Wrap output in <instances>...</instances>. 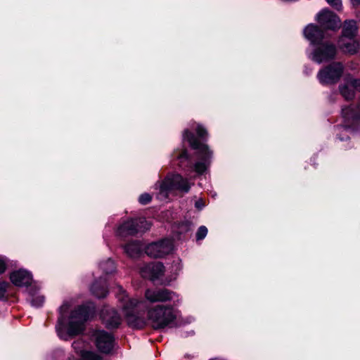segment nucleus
<instances>
[{"instance_id":"obj_22","label":"nucleus","mask_w":360,"mask_h":360,"mask_svg":"<svg viewBox=\"0 0 360 360\" xmlns=\"http://www.w3.org/2000/svg\"><path fill=\"white\" fill-rule=\"evenodd\" d=\"M98 269L104 276H107L115 272L116 265L112 259L108 258L99 262Z\"/></svg>"},{"instance_id":"obj_12","label":"nucleus","mask_w":360,"mask_h":360,"mask_svg":"<svg viewBox=\"0 0 360 360\" xmlns=\"http://www.w3.org/2000/svg\"><path fill=\"white\" fill-rule=\"evenodd\" d=\"M93 337L98 349L103 353H110L114 345L112 335L104 330H96L94 333Z\"/></svg>"},{"instance_id":"obj_2","label":"nucleus","mask_w":360,"mask_h":360,"mask_svg":"<svg viewBox=\"0 0 360 360\" xmlns=\"http://www.w3.org/2000/svg\"><path fill=\"white\" fill-rule=\"evenodd\" d=\"M183 139L189 143L193 149L196 150V160L193 163L191 162L185 149L176 150L174 152V155L179 160L180 167L188 173L195 172L197 175L204 174L211 165L212 151L207 144L200 143L188 129L184 131Z\"/></svg>"},{"instance_id":"obj_3","label":"nucleus","mask_w":360,"mask_h":360,"mask_svg":"<svg viewBox=\"0 0 360 360\" xmlns=\"http://www.w3.org/2000/svg\"><path fill=\"white\" fill-rule=\"evenodd\" d=\"M304 35L311 45L316 46L309 54V58L317 63L333 59L336 54V48L333 44L319 42L323 38L322 30L316 25L309 24L304 30Z\"/></svg>"},{"instance_id":"obj_33","label":"nucleus","mask_w":360,"mask_h":360,"mask_svg":"<svg viewBox=\"0 0 360 360\" xmlns=\"http://www.w3.org/2000/svg\"><path fill=\"white\" fill-rule=\"evenodd\" d=\"M195 320L194 317L193 316H188L186 318L184 323H191Z\"/></svg>"},{"instance_id":"obj_13","label":"nucleus","mask_w":360,"mask_h":360,"mask_svg":"<svg viewBox=\"0 0 360 360\" xmlns=\"http://www.w3.org/2000/svg\"><path fill=\"white\" fill-rule=\"evenodd\" d=\"M319 23L325 29L335 30L341 26L340 18L332 11L323 10L316 15Z\"/></svg>"},{"instance_id":"obj_23","label":"nucleus","mask_w":360,"mask_h":360,"mask_svg":"<svg viewBox=\"0 0 360 360\" xmlns=\"http://www.w3.org/2000/svg\"><path fill=\"white\" fill-rule=\"evenodd\" d=\"M356 31L357 27L354 20H345L343 25L342 34L341 37H354L356 34Z\"/></svg>"},{"instance_id":"obj_30","label":"nucleus","mask_w":360,"mask_h":360,"mask_svg":"<svg viewBox=\"0 0 360 360\" xmlns=\"http://www.w3.org/2000/svg\"><path fill=\"white\" fill-rule=\"evenodd\" d=\"M152 197L148 193H143L139 198V202L142 205H146L151 201Z\"/></svg>"},{"instance_id":"obj_17","label":"nucleus","mask_w":360,"mask_h":360,"mask_svg":"<svg viewBox=\"0 0 360 360\" xmlns=\"http://www.w3.org/2000/svg\"><path fill=\"white\" fill-rule=\"evenodd\" d=\"M338 46L342 51L350 55L356 53L359 49V43L354 37H340Z\"/></svg>"},{"instance_id":"obj_7","label":"nucleus","mask_w":360,"mask_h":360,"mask_svg":"<svg viewBox=\"0 0 360 360\" xmlns=\"http://www.w3.org/2000/svg\"><path fill=\"white\" fill-rule=\"evenodd\" d=\"M342 116L343 124L338 127V130L344 134V136L340 134L338 139L347 141L349 139L348 134H352L360 124V112H356L353 108L347 107L342 109Z\"/></svg>"},{"instance_id":"obj_15","label":"nucleus","mask_w":360,"mask_h":360,"mask_svg":"<svg viewBox=\"0 0 360 360\" xmlns=\"http://www.w3.org/2000/svg\"><path fill=\"white\" fill-rule=\"evenodd\" d=\"M10 280L15 286L28 287L31 286L32 276L28 271L21 269L12 271L10 274Z\"/></svg>"},{"instance_id":"obj_9","label":"nucleus","mask_w":360,"mask_h":360,"mask_svg":"<svg viewBox=\"0 0 360 360\" xmlns=\"http://www.w3.org/2000/svg\"><path fill=\"white\" fill-rule=\"evenodd\" d=\"M343 65L340 63H333L321 69L317 74V78L322 84L336 83L343 72Z\"/></svg>"},{"instance_id":"obj_25","label":"nucleus","mask_w":360,"mask_h":360,"mask_svg":"<svg viewBox=\"0 0 360 360\" xmlns=\"http://www.w3.org/2000/svg\"><path fill=\"white\" fill-rule=\"evenodd\" d=\"M182 267L181 260L179 257L174 258L170 267L171 280L176 278L182 270Z\"/></svg>"},{"instance_id":"obj_16","label":"nucleus","mask_w":360,"mask_h":360,"mask_svg":"<svg viewBox=\"0 0 360 360\" xmlns=\"http://www.w3.org/2000/svg\"><path fill=\"white\" fill-rule=\"evenodd\" d=\"M101 319L108 328H117L121 323V318L117 311L108 307H104L101 314Z\"/></svg>"},{"instance_id":"obj_31","label":"nucleus","mask_w":360,"mask_h":360,"mask_svg":"<svg viewBox=\"0 0 360 360\" xmlns=\"http://www.w3.org/2000/svg\"><path fill=\"white\" fill-rule=\"evenodd\" d=\"M328 4L330 6L336 8L337 10H340L342 7L341 0H326Z\"/></svg>"},{"instance_id":"obj_14","label":"nucleus","mask_w":360,"mask_h":360,"mask_svg":"<svg viewBox=\"0 0 360 360\" xmlns=\"http://www.w3.org/2000/svg\"><path fill=\"white\" fill-rule=\"evenodd\" d=\"M165 272V266L161 262H152L143 264L140 268L141 275L146 278L155 281L160 278Z\"/></svg>"},{"instance_id":"obj_28","label":"nucleus","mask_w":360,"mask_h":360,"mask_svg":"<svg viewBox=\"0 0 360 360\" xmlns=\"http://www.w3.org/2000/svg\"><path fill=\"white\" fill-rule=\"evenodd\" d=\"M207 234V227L205 226H201L198 229V231L196 233V239L198 240H202V239L205 238Z\"/></svg>"},{"instance_id":"obj_32","label":"nucleus","mask_w":360,"mask_h":360,"mask_svg":"<svg viewBox=\"0 0 360 360\" xmlns=\"http://www.w3.org/2000/svg\"><path fill=\"white\" fill-rule=\"evenodd\" d=\"M205 206V202L202 200V199L198 200L195 203V207L198 210H202Z\"/></svg>"},{"instance_id":"obj_24","label":"nucleus","mask_w":360,"mask_h":360,"mask_svg":"<svg viewBox=\"0 0 360 360\" xmlns=\"http://www.w3.org/2000/svg\"><path fill=\"white\" fill-rule=\"evenodd\" d=\"M124 252L131 257L139 256L142 250V245L137 241H133L124 246Z\"/></svg>"},{"instance_id":"obj_36","label":"nucleus","mask_w":360,"mask_h":360,"mask_svg":"<svg viewBox=\"0 0 360 360\" xmlns=\"http://www.w3.org/2000/svg\"><path fill=\"white\" fill-rule=\"evenodd\" d=\"M210 360H225V359H221V358H214V359H210Z\"/></svg>"},{"instance_id":"obj_35","label":"nucleus","mask_w":360,"mask_h":360,"mask_svg":"<svg viewBox=\"0 0 360 360\" xmlns=\"http://www.w3.org/2000/svg\"><path fill=\"white\" fill-rule=\"evenodd\" d=\"M352 85H353V86H354H354H355V85L359 86V91H360V79H356V81H354V82H353V84H352Z\"/></svg>"},{"instance_id":"obj_20","label":"nucleus","mask_w":360,"mask_h":360,"mask_svg":"<svg viewBox=\"0 0 360 360\" xmlns=\"http://www.w3.org/2000/svg\"><path fill=\"white\" fill-rule=\"evenodd\" d=\"M27 290L31 305L34 307H41L44 302V297L39 292V288L35 285H31Z\"/></svg>"},{"instance_id":"obj_21","label":"nucleus","mask_w":360,"mask_h":360,"mask_svg":"<svg viewBox=\"0 0 360 360\" xmlns=\"http://www.w3.org/2000/svg\"><path fill=\"white\" fill-rule=\"evenodd\" d=\"M91 291L93 295L98 298L105 297L108 294L105 278L101 276L99 281H96L92 284Z\"/></svg>"},{"instance_id":"obj_26","label":"nucleus","mask_w":360,"mask_h":360,"mask_svg":"<svg viewBox=\"0 0 360 360\" xmlns=\"http://www.w3.org/2000/svg\"><path fill=\"white\" fill-rule=\"evenodd\" d=\"M193 129L196 131V133L199 138L205 140L207 137V131L205 127H203L201 124H196Z\"/></svg>"},{"instance_id":"obj_10","label":"nucleus","mask_w":360,"mask_h":360,"mask_svg":"<svg viewBox=\"0 0 360 360\" xmlns=\"http://www.w3.org/2000/svg\"><path fill=\"white\" fill-rule=\"evenodd\" d=\"M146 300L151 303L154 302H179V295L166 288H149L145 291Z\"/></svg>"},{"instance_id":"obj_4","label":"nucleus","mask_w":360,"mask_h":360,"mask_svg":"<svg viewBox=\"0 0 360 360\" xmlns=\"http://www.w3.org/2000/svg\"><path fill=\"white\" fill-rule=\"evenodd\" d=\"M179 303L161 304L149 308L147 316L152 327L155 329H162L172 326L180 316V311L176 308Z\"/></svg>"},{"instance_id":"obj_29","label":"nucleus","mask_w":360,"mask_h":360,"mask_svg":"<svg viewBox=\"0 0 360 360\" xmlns=\"http://www.w3.org/2000/svg\"><path fill=\"white\" fill-rule=\"evenodd\" d=\"M7 258L0 255V275L4 274L8 267Z\"/></svg>"},{"instance_id":"obj_1","label":"nucleus","mask_w":360,"mask_h":360,"mask_svg":"<svg viewBox=\"0 0 360 360\" xmlns=\"http://www.w3.org/2000/svg\"><path fill=\"white\" fill-rule=\"evenodd\" d=\"M71 304L64 302L59 308L60 316L56 329L59 338L68 340L81 334L84 330V323L94 311L93 306L82 305L70 310Z\"/></svg>"},{"instance_id":"obj_6","label":"nucleus","mask_w":360,"mask_h":360,"mask_svg":"<svg viewBox=\"0 0 360 360\" xmlns=\"http://www.w3.org/2000/svg\"><path fill=\"white\" fill-rule=\"evenodd\" d=\"M193 183H190L187 178L179 174H168L163 181H158L155 188L158 189V198L165 200L169 194L174 191L186 193L189 191Z\"/></svg>"},{"instance_id":"obj_11","label":"nucleus","mask_w":360,"mask_h":360,"mask_svg":"<svg viewBox=\"0 0 360 360\" xmlns=\"http://www.w3.org/2000/svg\"><path fill=\"white\" fill-rule=\"evenodd\" d=\"M173 243L169 239H164L148 245L145 248L147 255L153 258L163 257L172 252Z\"/></svg>"},{"instance_id":"obj_34","label":"nucleus","mask_w":360,"mask_h":360,"mask_svg":"<svg viewBox=\"0 0 360 360\" xmlns=\"http://www.w3.org/2000/svg\"><path fill=\"white\" fill-rule=\"evenodd\" d=\"M352 4L353 6H360V0H351Z\"/></svg>"},{"instance_id":"obj_5","label":"nucleus","mask_w":360,"mask_h":360,"mask_svg":"<svg viewBox=\"0 0 360 360\" xmlns=\"http://www.w3.org/2000/svg\"><path fill=\"white\" fill-rule=\"evenodd\" d=\"M116 296L119 307L122 309L128 324L134 328L141 326L143 321L139 316V310L144 302L129 297L121 286L117 287Z\"/></svg>"},{"instance_id":"obj_8","label":"nucleus","mask_w":360,"mask_h":360,"mask_svg":"<svg viewBox=\"0 0 360 360\" xmlns=\"http://www.w3.org/2000/svg\"><path fill=\"white\" fill-rule=\"evenodd\" d=\"M150 226V223L144 218L130 219L120 224L117 229V234L121 237L134 235L148 230Z\"/></svg>"},{"instance_id":"obj_27","label":"nucleus","mask_w":360,"mask_h":360,"mask_svg":"<svg viewBox=\"0 0 360 360\" xmlns=\"http://www.w3.org/2000/svg\"><path fill=\"white\" fill-rule=\"evenodd\" d=\"M9 288L10 284L8 282L0 280V299L6 297L7 290Z\"/></svg>"},{"instance_id":"obj_18","label":"nucleus","mask_w":360,"mask_h":360,"mask_svg":"<svg viewBox=\"0 0 360 360\" xmlns=\"http://www.w3.org/2000/svg\"><path fill=\"white\" fill-rule=\"evenodd\" d=\"M354 81H356L351 77H347L344 84L340 86V92L346 100H351L354 97L355 91L359 90V86L352 85Z\"/></svg>"},{"instance_id":"obj_19","label":"nucleus","mask_w":360,"mask_h":360,"mask_svg":"<svg viewBox=\"0 0 360 360\" xmlns=\"http://www.w3.org/2000/svg\"><path fill=\"white\" fill-rule=\"evenodd\" d=\"M84 343L82 340L73 342L72 347L75 352L79 354L81 360H101V357L95 352L83 349Z\"/></svg>"}]
</instances>
